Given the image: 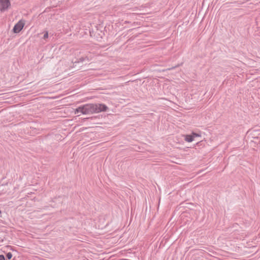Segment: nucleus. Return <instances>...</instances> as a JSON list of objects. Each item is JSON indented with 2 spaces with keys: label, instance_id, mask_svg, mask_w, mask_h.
I'll use <instances>...</instances> for the list:
<instances>
[{
  "label": "nucleus",
  "instance_id": "6",
  "mask_svg": "<svg viewBox=\"0 0 260 260\" xmlns=\"http://www.w3.org/2000/svg\"><path fill=\"white\" fill-rule=\"evenodd\" d=\"M48 37V33L47 31H46L44 35L43 38L47 39Z\"/></svg>",
  "mask_w": 260,
  "mask_h": 260
},
{
  "label": "nucleus",
  "instance_id": "3",
  "mask_svg": "<svg viewBox=\"0 0 260 260\" xmlns=\"http://www.w3.org/2000/svg\"><path fill=\"white\" fill-rule=\"evenodd\" d=\"M24 22L22 21H19L14 26L13 31L14 33L19 32L23 28Z\"/></svg>",
  "mask_w": 260,
  "mask_h": 260
},
{
  "label": "nucleus",
  "instance_id": "4",
  "mask_svg": "<svg viewBox=\"0 0 260 260\" xmlns=\"http://www.w3.org/2000/svg\"><path fill=\"white\" fill-rule=\"evenodd\" d=\"M194 140L193 136L191 135H186L185 140L188 142H191Z\"/></svg>",
  "mask_w": 260,
  "mask_h": 260
},
{
  "label": "nucleus",
  "instance_id": "7",
  "mask_svg": "<svg viewBox=\"0 0 260 260\" xmlns=\"http://www.w3.org/2000/svg\"><path fill=\"white\" fill-rule=\"evenodd\" d=\"M192 135L193 136V138H194L196 137H200L201 136V135L200 134H196V133H193L192 134Z\"/></svg>",
  "mask_w": 260,
  "mask_h": 260
},
{
  "label": "nucleus",
  "instance_id": "8",
  "mask_svg": "<svg viewBox=\"0 0 260 260\" xmlns=\"http://www.w3.org/2000/svg\"><path fill=\"white\" fill-rule=\"evenodd\" d=\"M0 260H5V258L3 255H0Z\"/></svg>",
  "mask_w": 260,
  "mask_h": 260
},
{
  "label": "nucleus",
  "instance_id": "5",
  "mask_svg": "<svg viewBox=\"0 0 260 260\" xmlns=\"http://www.w3.org/2000/svg\"><path fill=\"white\" fill-rule=\"evenodd\" d=\"M6 257L8 259H10L12 257V254L11 252H8L6 254Z\"/></svg>",
  "mask_w": 260,
  "mask_h": 260
},
{
  "label": "nucleus",
  "instance_id": "1",
  "mask_svg": "<svg viewBox=\"0 0 260 260\" xmlns=\"http://www.w3.org/2000/svg\"><path fill=\"white\" fill-rule=\"evenodd\" d=\"M107 108L105 105L101 104H86L76 109L75 114H77L78 113H81L83 114H89L93 113H99L102 111H106Z\"/></svg>",
  "mask_w": 260,
  "mask_h": 260
},
{
  "label": "nucleus",
  "instance_id": "2",
  "mask_svg": "<svg viewBox=\"0 0 260 260\" xmlns=\"http://www.w3.org/2000/svg\"><path fill=\"white\" fill-rule=\"evenodd\" d=\"M10 6L9 0H0V11L3 12L6 11Z\"/></svg>",
  "mask_w": 260,
  "mask_h": 260
}]
</instances>
